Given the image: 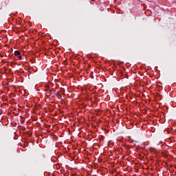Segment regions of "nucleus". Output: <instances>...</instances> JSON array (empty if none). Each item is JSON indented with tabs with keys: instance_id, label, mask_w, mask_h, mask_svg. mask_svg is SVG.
<instances>
[{
	"instance_id": "nucleus-1",
	"label": "nucleus",
	"mask_w": 176,
	"mask_h": 176,
	"mask_svg": "<svg viewBox=\"0 0 176 176\" xmlns=\"http://www.w3.org/2000/svg\"><path fill=\"white\" fill-rule=\"evenodd\" d=\"M14 54L15 57L18 58V60H21V58H23V56H21V52H20V51H15Z\"/></svg>"
},
{
	"instance_id": "nucleus-2",
	"label": "nucleus",
	"mask_w": 176,
	"mask_h": 176,
	"mask_svg": "<svg viewBox=\"0 0 176 176\" xmlns=\"http://www.w3.org/2000/svg\"><path fill=\"white\" fill-rule=\"evenodd\" d=\"M148 151H150V152H152L153 153H156V148L153 147L150 148Z\"/></svg>"
},
{
	"instance_id": "nucleus-3",
	"label": "nucleus",
	"mask_w": 176,
	"mask_h": 176,
	"mask_svg": "<svg viewBox=\"0 0 176 176\" xmlns=\"http://www.w3.org/2000/svg\"><path fill=\"white\" fill-rule=\"evenodd\" d=\"M56 96L58 98V100H61V98H63V96H61V95H60L59 94H56Z\"/></svg>"
},
{
	"instance_id": "nucleus-4",
	"label": "nucleus",
	"mask_w": 176,
	"mask_h": 176,
	"mask_svg": "<svg viewBox=\"0 0 176 176\" xmlns=\"http://www.w3.org/2000/svg\"><path fill=\"white\" fill-rule=\"evenodd\" d=\"M91 1H96V0H91Z\"/></svg>"
}]
</instances>
